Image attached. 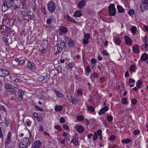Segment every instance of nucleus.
Masks as SVG:
<instances>
[{
  "instance_id": "obj_32",
  "label": "nucleus",
  "mask_w": 148,
  "mask_h": 148,
  "mask_svg": "<svg viewBox=\"0 0 148 148\" xmlns=\"http://www.w3.org/2000/svg\"><path fill=\"white\" fill-rule=\"evenodd\" d=\"M135 66L134 65H132L130 67V71L131 72H134L135 71Z\"/></svg>"
},
{
  "instance_id": "obj_59",
  "label": "nucleus",
  "mask_w": 148,
  "mask_h": 148,
  "mask_svg": "<svg viewBox=\"0 0 148 148\" xmlns=\"http://www.w3.org/2000/svg\"><path fill=\"white\" fill-rule=\"evenodd\" d=\"M38 79L40 81H42L44 80V78L43 76H40L38 78Z\"/></svg>"
},
{
  "instance_id": "obj_28",
  "label": "nucleus",
  "mask_w": 148,
  "mask_h": 148,
  "mask_svg": "<svg viewBox=\"0 0 148 148\" xmlns=\"http://www.w3.org/2000/svg\"><path fill=\"white\" fill-rule=\"evenodd\" d=\"M28 146L25 145L24 144L22 143V142H21L19 143V147L20 148H26Z\"/></svg>"
},
{
  "instance_id": "obj_2",
  "label": "nucleus",
  "mask_w": 148,
  "mask_h": 148,
  "mask_svg": "<svg viewBox=\"0 0 148 148\" xmlns=\"http://www.w3.org/2000/svg\"><path fill=\"white\" fill-rule=\"evenodd\" d=\"M47 5L48 10L50 13H53L55 11L56 9V6L53 1H50L47 3Z\"/></svg>"
},
{
  "instance_id": "obj_17",
  "label": "nucleus",
  "mask_w": 148,
  "mask_h": 148,
  "mask_svg": "<svg viewBox=\"0 0 148 148\" xmlns=\"http://www.w3.org/2000/svg\"><path fill=\"white\" fill-rule=\"evenodd\" d=\"M7 2L6 1H4L3 4L2 6V11L3 12H4L7 10V9L5 8V6H7Z\"/></svg>"
},
{
  "instance_id": "obj_5",
  "label": "nucleus",
  "mask_w": 148,
  "mask_h": 148,
  "mask_svg": "<svg viewBox=\"0 0 148 148\" xmlns=\"http://www.w3.org/2000/svg\"><path fill=\"white\" fill-rule=\"evenodd\" d=\"M65 39L66 42L68 44L69 46L71 47H73L75 43L72 39L68 37H66Z\"/></svg>"
},
{
  "instance_id": "obj_9",
  "label": "nucleus",
  "mask_w": 148,
  "mask_h": 148,
  "mask_svg": "<svg viewBox=\"0 0 148 148\" xmlns=\"http://www.w3.org/2000/svg\"><path fill=\"white\" fill-rule=\"evenodd\" d=\"M41 144V142L39 140H37L34 143L32 147L34 148H40Z\"/></svg>"
},
{
  "instance_id": "obj_7",
  "label": "nucleus",
  "mask_w": 148,
  "mask_h": 148,
  "mask_svg": "<svg viewBox=\"0 0 148 148\" xmlns=\"http://www.w3.org/2000/svg\"><path fill=\"white\" fill-rule=\"evenodd\" d=\"M64 18L66 21H70L74 23H75L76 22V21L74 19L71 17L68 14H67L65 15L64 17Z\"/></svg>"
},
{
  "instance_id": "obj_31",
  "label": "nucleus",
  "mask_w": 148,
  "mask_h": 148,
  "mask_svg": "<svg viewBox=\"0 0 148 148\" xmlns=\"http://www.w3.org/2000/svg\"><path fill=\"white\" fill-rule=\"evenodd\" d=\"M22 8L25 9L26 8V0H21Z\"/></svg>"
},
{
  "instance_id": "obj_64",
  "label": "nucleus",
  "mask_w": 148,
  "mask_h": 148,
  "mask_svg": "<svg viewBox=\"0 0 148 148\" xmlns=\"http://www.w3.org/2000/svg\"><path fill=\"white\" fill-rule=\"evenodd\" d=\"M63 127L66 130H68L69 128L68 126L65 124L63 125Z\"/></svg>"
},
{
  "instance_id": "obj_18",
  "label": "nucleus",
  "mask_w": 148,
  "mask_h": 148,
  "mask_svg": "<svg viewBox=\"0 0 148 148\" xmlns=\"http://www.w3.org/2000/svg\"><path fill=\"white\" fill-rule=\"evenodd\" d=\"M60 30L61 32L65 34H66L68 32V29L67 28L63 26H62L60 27Z\"/></svg>"
},
{
  "instance_id": "obj_43",
  "label": "nucleus",
  "mask_w": 148,
  "mask_h": 148,
  "mask_svg": "<svg viewBox=\"0 0 148 148\" xmlns=\"http://www.w3.org/2000/svg\"><path fill=\"white\" fill-rule=\"evenodd\" d=\"M107 119L109 121H111L113 120V117L112 116H108Z\"/></svg>"
},
{
  "instance_id": "obj_62",
  "label": "nucleus",
  "mask_w": 148,
  "mask_h": 148,
  "mask_svg": "<svg viewBox=\"0 0 148 148\" xmlns=\"http://www.w3.org/2000/svg\"><path fill=\"white\" fill-rule=\"evenodd\" d=\"M116 138V137L114 136H111L110 137V139L112 140H114Z\"/></svg>"
},
{
  "instance_id": "obj_57",
  "label": "nucleus",
  "mask_w": 148,
  "mask_h": 148,
  "mask_svg": "<svg viewBox=\"0 0 148 148\" xmlns=\"http://www.w3.org/2000/svg\"><path fill=\"white\" fill-rule=\"evenodd\" d=\"M97 60L95 59H91V62L93 64H95L96 63Z\"/></svg>"
},
{
  "instance_id": "obj_40",
  "label": "nucleus",
  "mask_w": 148,
  "mask_h": 148,
  "mask_svg": "<svg viewBox=\"0 0 148 148\" xmlns=\"http://www.w3.org/2000/svg\"><path fill=\"white\" fill-rule=\"evenodd\" d=\"M88 109L89 110L91 111L92 112H93L95 111L94 108L92 106L88 107Z\"/></svg>"
},
{
  "instance_id": "obj_12",
  "label": "nucleus",
  "mask_w": 148,
  "mask_h": 148,
  "mask_svg": "<svg viewBox=\"0 0 148 148\" xmlns=\"http://www.w3.org/2000/svg\"><path fill=\"white\" fill-rule=\"evenodd\" d=\"M124 39L126 43L128 45H130L132 43V41L130 39V38L127 36H124Z\"/></svg>"
},
{
  "instance_id": "obj_27",
  "label": "nucleus",
  "mask_w": 148,
  "mask_h": 148,
  "mask_svg": "<svg viewBox=\"0 0 148 148\" xmlns=\"http://www.w3.org/2000/svg\"><path fill=\"white\" fill-rule=\"evenodd\" d=\"M114 40L115 43L117 45H119L121 43L120 40L118 38H116L114 39Z\"/></svg>"
},
{
  "instance_id": "obj_3",
  "label": "nucleus",
  "mask_w": 148,
  "mask_h": 148,
  "mask_svg": "<svg viewBox=\"0 0 148 148\" xmlns=\"http://www.w3.org/2000/svg\"><path fill=\"white\" fill-rule=\"evenodd\" d=\"M108 12L110 15L114 16L116 13V9L114 4H111L108 7Z\"/></svg>"
},
{
  "instance_id": "obj_46",
  "label": "nucleus",
  "mask_w": 148,
  "mask_h": 148,
  "mask_svg": "<svg viewBox=\"0 0 148 148\" xmlns=\"http://www.w3.org/2000/svg\"><path fill=\"white\" fill-rule=\"evenodd\" d=\"M78 100H78L77 98H74L72 103L74 104H76L77 103V101Z\"/></svg>"
},
{
  "instance_id": "obj_30",
  "label": "nucleus",
  "mask_w": 148,
  "mask_h": 148,
  "mask_svg": "<svg viewBox=\"0 0 148 148\" xmlns=\"http://www.w3.org/2000/svg\"><path fill=\"white\" fill-rule=\"evenodd\" d=\"M131 31L132 33L135 34L136 32V28L135 26H133L131 29Z\"/></svg>"
},
{
  "instance_id": "obj_15",
  "label": "nucleus",
  "mask_w": 148,
  "mask_h": 148,
  "mask_svg": "<svg viewBox=\"0 0 148 148\" xmlns=\"http://www.w3.org/2000/svg\"><path fill=\"white\" fill-rule=\"evenodd\" d=\"M24 92L22 90L19 89L18 92V95L19 97L20 98V101L23 99V96L24 94Z\"/></svg>"
},
{
  "instance_id": "obj_48",
  "label": "nucleus",
  "mask_w": 148,
  "mask_h": 148,
  "mask_svg": "<svg viewBox=\"0 0 148 148\" xmlns=\"http://www.w3.org/2000/svg\"><path fill=\"white\" fill-rule=\"evenodd\" d=\"M140 132V131L138 130H136L134 131V134L135 135H136Z\"/></svg>"
},
{
  "instance_id": "obj_35",
  "label": "nucleus",
  "mask_w": 148,
  "mask_h": 148,
  "mask_svg": "<svg viewBox=\"0 0 148 148\" xmlns=\"http://www.w3.org/2000/svg\"><path fill=\"white\" fill-rule=\"evenodd\" d=\"M77 119L78 121H82L84 120V118L83 116H77Z\"/></svg>"
},
{
  "instance_id": "obj_38",
  "label": "nucleus",
  "mask_w": 148,
  "mask_h": 148,
  "mask_svg": "<svg viewBox=\"0 0 148 148\" xmlns=\"http://www.w3.org/2000/svg\"><path fill=\"white\" fill-rule=\"evenodd\" d=\"M60 47L61 48H64L65 45V43L64 42L61 41L60 43Z\"/></svg>"
},
{
  "instance_id": "obj_6",
  "label": "nucleus",
  "mask_w": 148,
  "mask_h": 148,
  "mask_svg": "<svg viewBox=\"0 0 148 148\" xmlns=\"http://www.w3.org/2000/svg\"><path fill=\"white\" fill-rule=\"evenodd\" d=\"M86 0H82L79 2L77 7L78 8L81 9L86 5Z\"/></svg>"
},
{
  "instance_id": "obj_33",
  "label": "nucleus",
  "mask_w": 148,
  "mask_h": 148,
  "mask_svg": "<svg viewBox=\"0 0 148 148\" xmlns=\"http://www.w3.org/2000/svg\"><path fill=\"white\" fill-rule=\"evenodd\" d=\"M131 141V140H130L129 139H125L121 141L122 143H125V144H127Z\"/></svg>"
},
{
  "instance_id": "obj_53",
  "label": "nucleus",
  "mask_w": 148,
  "mask_h": 148,
  "mask_svg": "<svg viewBox=\"0 0 148 148\" xmlns=\"http://www.w3.org/2000/svg\"><path fill=\"white\" fill-rule=\"evenodd\" d=\"M0 110L5 112L6 111V110L5 107L3 106H0Z\"/></svg>"
},
{
  "instance_id": "obj_42",
  "label": "nucleus",
  "mask_w": 148,
  "mask_h": 148,
  "mask_svg": "<svg viewBox=\"0 0 148 148\" xmlns=\"http://www.w3.org/2000/svg\"><path fill=\"white\" fill-rule=\"evenodd\" d=\"M74 98L72 96L68 97V99L69 101L70 102L73 103V100H74Z\"/></svg>"
},
{
  "instance_id": "obj_23",
  "label": "nucleus",
  "mask_w": 148,
  "mask_h": 148,
  "mask_svg": "<svg viewBox=\"0 0 148 148\" xmlns=\"http://www.w3.org/2000/svg\"><path fill=\"white\" fill-rule=\"evenodd\" d=\"M74 16L76 17H80L82 16V14L81 11H76L73 14Z\"/></svg>"
},
{
  "instance_id": "obj_58",
  "label": "nucleus",
  "mask_w": 148,
  "mask_h": 148,
  "mask_svg": "<svg viewBox=\"0 0 148 148\" xmlns=\"http://www.w3.org/2000/svg\"><path fill=\"white\" fill-rule=\"evenodd\" d=\"M52 20L50 18H48L47 21V24H50L51 23Z\"/></svg>"
},
{
  "instance_id": "obj_26",
  "label": "nucleus",
  "mask_w": 148,
  "mask_h": 148,
  "mask_svg": "<svg viewBox=\"0 0 148 148\" xmlns=\"http://www.w3.org/2000/svg\"><path fill=\"white\" fill-rule=\"evenodd\" d=\"M21 13L22 15L25 16H30L28 14L27 12L26 11H22L21 12Z\"/></svg>"
},
{
  "instance_id": "obj_49",
  "label": "nucleus",
  "mask_w": 148,
  "mask_h": 148,
  "mask_svg": "<svg viewBox=\"0 0 148 148\" xmlns=\"http://www.w3.org/2000/svg\"><path fill=\"white\" fill-rule=\"evenodd\" d=\"M84 37L86 39H89L90 38V34L88 33L84 35Z\"/></svg>"
},
{
  "instance_id": "obj_34",
  "label": "nucleus",
  "mask_w": 148,
  "mask_h": 148,
  "mask_svg": "<svg viewBox=\"0 0 148 148\" xmlns=\"http://www.w3.org/2000/svg\"><path fill=\"white\" fill-rule=\"evenodd\" d=\"M56 70L57 71L58 73H61L62 71V70L61 68L58 66L56 68Z\"/></svg>"
},
{
  "instance_id": "obj_36",
  "label": "nucleus",
  "mask_w": 148,
  "mask_h": 148,
  "mask_svg": "<svg viewBox=\"0 0 148 148\" xmlns=\"http://www.w3.org/2000/svg\"><path fill=\"white\" fill-rule=\"evenodd\" d=\"M12 6V4L10 2H7L6 9L8 10L9 8H11Z\"/></svg>"
},
{
  "instance_id": "obj_45",
  "label": "nucleus",
  "mask_w": 148,
  "mask_h": 148,
  "mask_svg": "<svg viewBox=\"0 0 148 148\" xmlns=\"http://www.w3.org/2000/svg\"><path fill=\"white\" fill-rule=\"evenodd\" d=\"M54 128L56 130L61 131L62 128H61L60 125H56L54 126Z\"/></svg>"
},
{
  "instance_id": "obj_25",
  "label": "nucleus",
  "mask_w": 148,
  "mask_h": 148,
  "mask_svg": "<svg viewBox=\"0 0 148 148\" xmlns=\"http://www.w3.org/2000/svg\"><path fill=\"white\" fill-rule=\"evenodd\" d=\"M117 8L118 11L119 12L123 13L124 12V10L120 5H118L117 6Z\"/></svg>"
},
{
  "instance_id": "obj_41",
  "label": "nucleus",
  "mask_w": 148,
  "mask_h": 148,
  "mask_svg": "<svg viewBox=\"0 0 148 148\" xmlns=\"http://www.w3.org/2000/svg\"><path fill=\"white\" fill-rule=\"evenodd\" d=\"M127 99L125 98H123L122 100V103L123 104H125L127 103Z\"/></svg>"
},
{
  "instance_id": "obj_50",
  "label": "nucleus",
  "mask_w": 148,
  "mask_h": 148,
  "mask_svg": "<svg viewBox=\"0 0 148 148\" xmlns=\"http://www.w3.org/2000/svg\"><path fill=\"white\" fill-rule=\"evenodd\" d=\"M97 136L96 132H95L93 137V140H96L97 138Z\"/></svg>"
},
{
  "instance_id": "obj_14",
  "label": "nucleus",
  "mask_w": 148,
  "mask_h": 148,
  "mask_svg": "<svg viewBox=\"0 0 148 148\" xmlns=\"http://www.w3.org/2000/svg\"><path fill=\"white\" fill-rule=\"evenodd\" d=\"M27 66L30 69L34 70L35 69V66L34 64L32 62H28L27 63Z\"/></svg>"
},
{
  "instance_id": "obj_63",
  "label": "nucleus",
  "mask_w": 148,
  "mask_h": 148,
  "mask_svg": "<svg viewBox=\"0 0 148 148\" xmlns=\"http://www.w3.org/2000/svg\"><path fill=\"white\" fill-rule=\"evenodd\" d=\"M6 31H7V32H11V29L9 27L7 26V27H6Z\"/></svg>"
},
{
  "instance_id": "obj_61",
  "label": "nucleus",
  "mask_w": 148,
  "mask_h": 148,
  "mask_svg": "<svg viewBox=\"0 0 148 148\" xmlns=\"http://www.w3.org/2000/svg\"><path fill=\"white\" fill-rule=\"evenodd\" d=\"M57 49V50L58 51V53H59L60 52H61L62 50V49L63 48H61V47H60L58 48Z\"/></svg>"
},
{
  "instance_id": "obj_10",
  "label": "nucleus",
  "mask_w": 148,
  "mask_h": 148,
  "mask_svg": "<svg viewBox=\"0 0 148 148\" xmlns=\"http://www.w3.org/2000/svg\"><path fill=\"white\" fill-rule=\"evenodd\" d=\"M75 128L76 130L79 133H82L84 131V129L81 125H78L75 126Z\"/></svg>"
},
{
  "instance_id": "obj_24",
  "label": "nucleus",
  "mask_w": 148,
  "mask_h": 148,
  "mask_svg": "<svg viewBox=\"0 0 148 148\" xmlns=\"http://www.w3.org/2000/svg\"><path fill=\"white\" fill-rule=\"evenodd\" d=\"M143 82L140 80H138L136 82V86L139 89L141 88V86L143 84Z\"/></svg>"
},
{
  "instance_id": "obj_4",
  "label": "nucleus",
  "mask_w": 148,
  "mask_h": 148,
  "mask_svg": "<svg viewBox=\"0 0 148 148\" xmlns=\"http://www.w3.org/2000/svg\"><path fill=\"white\" fill-rule=\"evenodd\" d=\"M140 8L142 12L148 10V0H143L142 1Z\"/></svg>"
},
{
  "instance_id": "obj_47",
  "label": "nucleus",
  "mask_w": 148,
  "mask_h": 148,
  "mask_svg": "<svg viewBox=\"0 0 148 148\" xmlns=\"http://www.w3.org/2000/svg\"><path fill=\"white\" fill-rule=\"evenodd\" d=\"M69 68L71 69L73 68L74 66V63L73 62L70 63L68 64Z\"/></svg>"
},
{
  "instance_id": "obj_44",
  "label": "nucleus",
  "mask_w": 148,
  "mask_h": 148,
  "mask_svg": "<svg viewBox=\"0 0 148 148\" xmlns=\"http://www.w3.org/2000/svg\"><path fill=\"white\" fill-rule=\"evenodd\" d=\"M25 123L27 126H30L31 125V121H30L29 120H26Z\"/></svg>"
},
{
  "instance_id": "obj_8",
  "label": "nucleus",
  "mask_w": 148,
  "mask_h": 148,
  "mask_svg": "<svg viewBox=\"0 0 148 148\" xmlns=\"http://www.w3.org/2000/svg\"><path fill=\"white\" fill-rule=\"evenodd\" d=\"M21 141L22 142V143L24 144L25 145H26L27 146H28V145L29 146L30 145L31 141L29 142V144H28L29 139L27 137L23 138Z\"/></svg>"
},
{
  "instance_id": "obj_11",
  "label": "nucleus",
  "mask_w": 148,
  "mask_h": 148,
  "mask_svg": "<svg viewBox=\"0 0 148 148\" xmlns=\"http://www.w3.org/2000/svg\"><path fill=\"white\" fill-rule=\"evenodd\" d=\"M1 71L3 74V76L5 77L10 74V72L8 70L3 69H0Z\"/></svg>"
},
{
  "instance_id": "obj_20",
  "label": "nucleus",
  "mask_w": 148,
  "mask_h": 148,
  "mask_svg": "<svg viewBox=\"0 0 148 148\" xmlns=\"http://www.w3.org/2000/svg\"><path fill=\"white\" fill-rule=\"evenodd\" d=\"M73 143L74 145L75 146L79 145L78 141L75 138H73L70 142V143Z\"/></svg>"
},
{
  "instance_id": "obj_55",
  "label": "nucleus",
  "mask_w": 148,
  "mask_h": 148,
  "mask_svg": "<svg viewBox=\"0 0 148 148\" xmlns=\"http://www.w3.org/2000/svg\"><path fill=\"white\" fill-rule=\"evenodd\" d=\"M131 103L132 104L135 105L137 103V100L135 99H134L131 101Z\"/></svg>"
},
{
  "instance_id": "obj_22",
  "label": "nucleus",
  "mask_w": 148,
  "mask_h": 148,
  "mask_svg": "<svg viewBox=\"0 0 148 148\" xmlns=\"http://www.w3.org/2000/svg\"><path fill=\"white\" fill-rule=\"evenodd\" d=\"M62 109V107L60 105H56L55 107V110L56 111H60Z\"/></svg>"
},
{
  "instance_id": "obj_19",
  "label": "nucleus",
  "mask_w": 148,
  "mask_h": 148,
  "mask_svg": "<svg viewBox=\"0 0 148 148\" xmlns=\"http://www.w3.org/2000/svg\"><path fill=\"white\" fill-rule=\"evenodd\" d=\"M53 90L56 94L58 97H63V94L59 91H58L56 89H54Z\"/></svg>"
},
{
  "instance_id": "obj_21",
  "label": "nucleus",
  "mask_w": 148,
  "mask_h": 148,
  "mask_svg": "<svg viewBox=\"0 0 148 148\" xmlns=\"http://www.w3.org/2000/svg\"><path fill=\"white\" fill-rule=\"evenodd\" d=\"M141 58L143 61H145L147 60L148 59V54L146 53L143 54L142 55Z\"/></svg>"
},
{
  "instance_id": "obj_1",
  "label": "nucleus",
  "mask_w": 148,
  "mask_h": 148,
  "mask_svg": "<svg viewBox=\"0 0 148 148\" xmlns=\"http://www.w3.org/2000/svg\"><path fill=\"white\" fill-rule=\"evenodd\" d=\"M4 87L6 90L12 94L16 95L15 90L12 87L11 84L10 83H7L5 84Z\"/></svg>"
},
{
  "instance_id": "obj_39",
  "label": "nucleus",
  "mask_w": 148,
  "mask_h": 148,
  "mask_svg": "<svg viewBox=\"0 0 148 148\" xmlns=\"http://www.w3.org/2000/svg\"><path fill=\"white\" fill-rule=\"evenodd\" d=\"M143 42H144L145 44H148V40L147 37H143Z\"/></svg>"
},
{
  "instance_id": "obj_54",
  "label": "nucleus",
  "mask_w": 148,
  "mask_h": 148,
  "mask_svg": "<svg viewBox=\"0 0 148 148\" xmlns=\"http://www.w3.org/2000/svg\"><path fill=\"white\" fill-rule=\"evenodd\" d=\"M88 39L86 38L84 39L83 40V42L86 44H88Z\"/></svg>"
},
{
  "instance_id": "obj_52",
  "label": "nucleus",
  "mask_w": 148,
  "mask_h": 148,
  "mask_svg": "<svg viewBox=\"0 0 148 148\" xmlns=\"http://www.w3.org/2000/svg\"><path fill=\"white\" fill-rule=\"evenodd\" d=\"M92 76L94 77H96L97 78L98 76V75L97 73L96 72H93L92 73Z\"/></svg>"
},
{
  "instance_id": "obj_37",
  "label": "nucleus",
  "mask_w": 148,
  "mask_h": 148,
  "mask_svg": "<svg viewBox=\"0 0 148 148\" xmlns=\"http://www.w3.org/2000/svg\"><path fill=\"white\" fill-rule=\"evenodd\" d=\"M3 41L6 43V45H8L9 44L8 40L5 37H3L2 38Z\"/></svg>"
},
{
  "instance_id": "obj_13",
  "label": "nucleus",
  "mask_w": 148,
  "mask_h": 148,
  "mask_svg": "<svg viewBox=\"0 0 148 148\" xmlns=\"http://www.w3.org/2000/svg\"><path fill=\"white\" fill-rule=\"evenodd\" d=\"M108 110V108L107 106H105L101 108L100 111V112L99 114V115L101 114H105V112Z\"/></svg>"
},
{
  "instance_id": "obj_29",
  "label": "nucleus",
  "mask_w": 148,
  "mask_h": 148,
  "mask_svg": "<svg viewBox=\"0 0 148 148\" xmlns=\"http://www.w3.org/2000/svg\"><path fill=\"white\" fill-rule=\"evenodd\" d=\"M134 13V10L132 9H130L128 12V14L131 16L133 15Z\"/></svg>"
},
{
  "instance_id": "obj_51",
  "label": "nucleus",
  "mask_w": 148,
  "mask_h": 148,
  "mask_svg": "<svg viewBox=\"0 0 148 148\" xmlns=\"http://www.w3.org/2000/svg\"><path fill=\"white\" fill-rule=\"evenodd\" d=\"M97 133L98 136H102V135H101L102 131L101 130L99 129L97 131Z\"/></svg>"
},
{
  "instance_id": "obj_60",
  "label": "nucleus",
  "mask_w": 148,
  "mask_h": 148,
  "mask_svg": "<svg viewBox=\"0 0 148 148\" xmlns=\"http://www.w3.org/2000/svg\"><path fill=\"white\" fill-rule=\"evenodd\" d=\"M37 120L38 121L40 122L42 120V118L40 116H38L37 117Z\"/></svg>"
},
{
  "instance_id": "obj_56",
  "label": "nucleus",
  "mask_w": 148,
  "mask_h": 148,
  "mask_svg": "<svg viewBox=\"0 0 148 148\" xmlns=\"http://www.w3.org/2000/svg\"><path fill=\"white\" fill-rule=\"evenodd\" d=\"M90 70L91 69L90 68V66H87L86 68V71L88 73H89L90 72Z\"/></svg>"
},
{
  "instance_id": "obj_16",
  "label": "nucleus",
  "mask_w": 148,
  "mask_h": 148,
  "mask_svg": "<svg viewBox=\"0 0 148 148\" xmlns=\"http://www.w3.org/2000/svg\"><path fill=\"white\" fill-rule=\"evenodd\" d=\"M133 50L136 53H138L140 51L139 47L138 45H135L133 47Z\"/></svg>"
}]
</instances>
